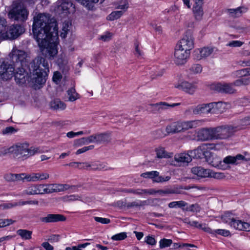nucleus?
Here are the masks:
<instances>
[{"mask_svg":"<svg viewBox=\"0 0 250 250\" xmlns=\"http://www.w3.org/2000/svg\"><path fill=\"white\" fill-rule=\"evenodd\" d=\"M211 104H212V106H213L212 113H221L224 112L225 109V104L223 102H219L217 103H211Z\"/></svg>","mask_w":250,"mask_h":250,"instance_id":"c9c22d12","label":"nucleus"},{"mask_svg":"<svg viewBox=\"0 0 250 250\" xmlns=\"http://www.w3.org/2000/svg\"><path fill=\"white\" fill-rule=\"evenodd\" d=\"M213 233L212 234H218L223 236H228L230 235V233L229 230L223 229H218L215 230H212Z\"/></svg>","mask_w":250,"mask_h":250,"instance_id":"5fc2aeb1","label":"nucleus"},{"mask_svg":"<svg viewBox=\"0 0 250 250\" xmlns=\"http://www.w3.org/2000/svg\"><path fill=\"white\" fill-rule=\"evenodd\" d=\"M38 205L39 204L38 201L37 200H30V201H20L18 202H15L14 205L16 206H22L25 205Z\"/></svg>","mask_w":250,"mask_h":250,"instance_id":"de8ad7c7","label":"nucleus"},{"mask_svg":"<svg viewBox=\"0 0 250 250\" xmlns=\"http://www.w3.org/2000/svg\"><path fill=\"white\" fill-rule=\"evenodd\" d=\"M245 159V157L242 154H237L235 156L229 155L224 158L222 163L227 165H237L240 164L242 161Z\"/></svg>","mask_w":250,"mask_h":250,"instance_id":"412c9836","label":"nucleus"},{"mask_svg":"<svg viewBox=\"0 0 250 250\" xmlns=\"http://www.w3.org/2000/svg\"><path fill=\"white\" fill-rule=\"evenodd\" d=\"M187 204V203L183 201H173L169 203L168 207L170 208H174L177 207L182 208L185 207Z\"/></svg>","mask_w":250,"mask_h":250,"instance_id":"09e8293b","label":"nucleus"},{"mask_svg":"<svg viewBox=\"0 0 250 250\" xmlns=\"http://www.w3.org/2000/svg\"><path fill=\"white\" fill-rule=\"evenodd\" d=\"M166 131L168 134H175L182 132L180 121L174 122L166 126Z\"/></svg>","mask_w":250,"mask_h":250,"instance_id":"b1692460","label":"nucleus"},{"mask_svg":"<svg viewBox=\"0 0 250 250\" xmlns=\"http://www.w3.org/2000/svg\"><path fill=\"white\" fill-rule=\"evenodd\" d=\"M189 70L193 74L200 73L202 71V67L199 64H194L190 67Z\"/></svg>","mask_w":250,"mask_h":250,"instance_id":"603ef678","label":"nucleus"},{"mask_svg":"<svg viewBox=\"0 0 250 250\" xmlns=\"http://www.w3.org/2000/svg\"><path fill=\"white\" fill-rule=\"evenodd\" d=\"M191 172L201 178H213L216 179H222L225 177L224 173L214 172L210 169H205L201 167H194Z\"/></svg>","mask_w":250,"mask_h":250,"instance_id":"0eeeda50","label":"nucleus"},{"mask_svg":"<svg viewBox=\"0 0 250 250\" xmlns=\"http://www.w3.org/2000/svg\"><path fill=\"white\" fill-rule=\"evenodd\" d=\"M60 236L57 234H53L49 236L47 240L51 243L58 242L59 241Z\"/></svg>","mask_w":250,"mask_h":250,"instance_id":"774afa93","label":"nucleus"},{"mask_svg":"<svg viewBox=\"0 0 250 250\" xmlns=\"http://www.w3.org/2000/svg\"><path fill=\"white\" fill-rule=\"evenodd\" d=\"M193 12L195 19L197 21H201L204 15L202 6L201 5H193Z\"/></svg>","mask_w":250,"mask_h":250,"instance_id":"7c9ffc66","label":"nucleus"},{"mask_svg":"<svg viewBox=\"0 0 250 250\" xmlns=\"http://www.w3.org/2000/svg\"><path fill=\"white\" fill-rule=\"evenodd\" d=\"M123 13L124 12L123 11H113L107 17V19L109 21H114L120 18Z\"/></svg>","mask_w":250,"mask_h":250,"instance_id":"c03bdc74","label":"nucleus"},{"mask_svg":"<svg viewBox=\"0 0 250 250\" xmlns=\"http://www.w3.org/2000/svg\"><path fill=\"white\" fill-rule=\"evenodd\" d=\"M110 134L111 133L109 132L97 133L99 144L110 142Z\"/></svg>","mask_w":250,"mask_h":250,"instance_id":"473e14b6","label":"nucleus"},{"mask_svg":"<svg viewBox=\"0 0 250 250\" xmlns=\"http://www.w3.org/2000/svg\"><path fill=\"white\" fill-rule=\"evenodd\" d=\"M29 69L33 83L40 85L45 83L49 72V64L45 58L41 56L35 58L30 63Z\"/></svg>","mask_w":250,"mask_h":250,"instance_id":"f03ea898","label":"nucleus"},{"mask_svg":"<svg viewBox=\"0 0 250 250\" xmlns=\"http://www.w3.org/2000/svg\"><path fill=\"white\" fill-rule=\"evenodd\" d=\"M82 5L84 6L88 10H93L95 9V4L99 0H76Z\"/></svg>","mask_w":250,"mask_h":250,"instance_id":"2f4dec72","label":"nucleus"},{"mask_svg":"<svg viewBox=\"0 0 250 250\" xmlns=\"http://www.w3.org/2000/svg\"><path fill=\"white\" fill-rule=\"evenodd\" d=\"M71 24H69L68 21H65L63 23L62 30V32L61 34V37L62 38H65L68 31L69 30V27Z\"/></svg>","mask_w":250,"mask_h":250,"instance_id":"8fccbe9b","label":"nucleus"},{"mask_svg":"<svg viewBox=\"0 0 250 250\" xmlns=\"http://www.w3.org/2000/svg\"><path fill=\"white\" fill-rule=\"evenodd\" d=\"M17 131V129L12 126L7 127L2 130V133L3 135H10L15 133Z\"/></svg>","mask_w":250,"mask_h":250,"instance_id":"13d9d810","label":"nucleus"},{"mask_svg":"<svg viewBox=\"0 0 250 250\" xmlns=\"http://www.w3.org/2000/svg\"><path fill=\"white\" fill-rule=\"evenodd\" d=\"M242 9H244V8L239 7L236 9H228V11L231 17L233 18L239 17L243 12Z\"/></svg>","mask_w":250,"mask_h":250,"instance_id":"79ce46f5","label":"nucleus"},{"mask_svg":"<svg viewBox=\"0 0 250 250\" xmlns=\"http://www.w3.org/2000/svg\"><path fill=\"white\" fill-rule=\"evenodd\" d=\"M94 219L96 222L101 223L103 224H107L110 222V220L108 218L94 217Z\"/></svg>","mask_w":250,"mask_h":250,"instance_id":"0e129e2a","label":"nucleus"},{"mask_svg":"<svg viewBox=\"0 0 250 250\" xmlns=\"http://www.w3.org/2000/svg\"><path fill=\"white\" fill-rule=\"evenodd\" d=\"M199 51L200 54L201 58H206L212 54L213 51V48L205 47L199 49Z\"/></svg>","mask_w":250,"mask_h":250,"instance_id":"58836bf2","label":"nucleus"},{"mask_svg":"<svg viewBox=\"0 0 250 250\" xmlns=\"http://www.w3.org/2000/svg\"><path fill=\"white\" fill-rule=\"evenodd\" d=\"M14 75L15 79L17 83L19 84H22L25 82V72L23 67H20L19 68H15V70L11 74L9 75Z\"/></svg>","mask_w":250,"mask_h":250,"instance_id":"5701e85b","label":"nucleus"},{"mask_svg":"<svg viewBox=\"0 0 250 250\" xmlns=\"http://www.w3.org/2000/svg\"><path fill=\"white\" fill-rule=\"evenodd\" d=\"M28 14L23 2L17 0L13 2V7L9 11L8 16L14 20L23 22L27 20Z\"/></svg>","mask_w":250,"mask_h":250,"instance_id":"20e7f679","label":"nucleus"},{"mask_svg":"<svg viewBox=\"0 0 250 250\" xmlns=\"http://www.w3.org/2000/svg\"><path fill=\"white\" fill-rule=\"evenodd\" d=\"M145 242L148 245L152 246L155 245L156 243V241L154 237L151 236H147L145 237Z\"/></svg>","mask_w":250,"mask_h":250,"instance_id":"338daca9","label":"nucleus"},{"mask_svg":"<svg viewBox=\"0 0 250 250\" xmlns=\"http://www.w3.org/2000/svg\"><path fill=\"white\" fill-rule=\"evenodd\" d=\"M180 121L181 131L184 132L189 129L196 128L203 125L204 121L197 120L192 121Z\"/></svg>","mask_w":250,"mask_h":250,"instance_id":"4468645a","label":"nucleus"},{"mask_svg":"<svg viewBox=\"0 0 250 250\" xmlns=\"http://www.w3.org/2000/svg\"><path fill=\"white\" fill-rule=\"evenodd\" d=\"M146 201H141V200H137L135 201L132 202H129L126 204V207L127 208H131L134 207H142L146 205Z\"/></svg>","mask_w":250,"mask_h":250,"instance_id":"37998d69","label":"nucleus"},{"mask_svg":"<svg viewBox=\"0 0 250 250\" xmlns=\"http://www.w3.org/2000/svg\"><path fill=\"white\" fill-rule=\"evenodd\" d=\"M67 94L69 101L74 102L80 98L79 94L76 92L74 87L69 89L67 91Z\"/></svg>","mask_w":250,"mask_h":250,"instance_id":"4c0bfd02","label":"nucleus"},{"mask_svg":"<svg viewBox=\"0 0 250 250\" xmlns=\"http://www.w3.org/2000/svg\"><path fill=\"white\" fill-rule=\"evenodd\" d=\"M50 106L51 108L54 110H63L66 107L65 103L58 99L51 101L50 103Z\"/></svg>","mask_w":250,"mask_h":250,"instance_id":"c756f323","label":"nucleus"},{"mask_svg":"<svg viewBox=\"0 0 250 250\" xmlns=\"http://www.w3.org/2000/svg\"><path fill=\"white\" fill-rule=\"evenodd\" d=\"M222 220L225 223L229 224L231 227L234 228L235 225L233 224L234 222L237 221L238 219L234 218V215L230 212H225L222 216Z\"/></svg>","mask_w":250,"mask_h":250,"instance_id":"bb28decb","label":"nucleus"},{"mask_svg":"<svg viewBox=\"0 0 250 250\" xmlns=\"http://www.w3.org/2000/svg\"><path fill=\"white\" fill-rule=\"evenodd\" d=\"M206 161L212 166L217 167L222 166V162L216 156H214L210 152V154L206 159Z\"/></svg>","mask_w":250,"mask_h":250,"instance_id":"cd10ccee","label":"nucleus"},{"mask_svg":"<svg viewBox=\"0 0 250 250\" xmlns=\"http://www.w3.org/2000/svg\"><path fill=\"white\" fill-rule=\"evenodd\" d=\"M87 144L85 137L76 139L74 141V145L77 146H81Z\"/></svg>","mask_w":250,"mask_h":250,"instance_id":"680f3d73","label":"nucleus"},{"mask_svg":"<svg viewBox=\"0 0 250 250\" xmlns=\"http://www.w3.org/2000/svg\"><path fill=\"white\" fill-rule=\"evenodd\" d=\"M190 52L186 49L179 47L176 46L173 61L177 65H182L185 64L189 57Z\"/></svg>","mask_w":250,"mask_h":250,"instance_id":"9d476101","label":"nucleus"},{"mask_svg":"<svg viewBox=\"0 0 250 250\" xmlns=\"http://www.w3.org/2000/svg\"><path fill=\"white\" fill-rule=\"evenodd\" d=\"M197 138L203 141L214 139L213 127L200 129L197 132Z\"/></svg>","mask_w":250,"mask_h":250,"instance_id":"ddd939ff","label":"nucleus"},{"mask_svg":"<svg viewBox=\"0 0 250 250\" xmlns=\"http://www.w3.org/2000/svg\"><path fill=\"white\" fill-rule=\"evenodd\" d=\"M191 157L197 159H206L210 154V152L206 150L204 146H199L193 150L189 151Z\"/></svg>","mask_w":250,"mask_h":250,"instance_id":"dca6fc26","label":"nucleus"},{"mask_svg":"<svg viewBox=\"0 0 250 250\" xmlns=\"http://www.w3.org/2000/svg\"><path fill=\"white\" fill-rule=\"evenodd\" d=\"M180 104V103L168 104L166 102H160L154 104H151L148 105L147 110L151 113L157 114L161 113L164 110L167 109L169 107H174Z\"/></svg>","mask_w":250,"mask_h":250,"instance_id":"f8f14e48","label":"nucleus"},{"mask_svg":"<svg viewBox=\"0 0 250 250\" xmlns=\"http://www.w3.org/2000/svg\"><path fill=\"white\" fill-rule=\"evenodd\" d=\"M234 229L239 230H243L246 231H250V224L238 220L237 222L233 224Z\"/></svg>","mask_w":250,"mask_h":250,"instance_id":"c85d7f7f","label":"nucleus"},{"mask_svg":"<svg viewBox=\"0 0 250 250\" xmlns=\"http://www.w3.org/2000/svg\"><path fill=\"white\" fill-rule=\"evenodd\" d=\"M213 129L214 139L226 140L233 135L237 130V127L226 125L213 127Z\"/></svg>","mask_w":250,"mask_h":250,"instance_id":"423d86ee","label":"nucleus"},{"mask_svg":"<svg viewBox=\"0 0 250 250\" xmlns=\"http://www.w3.org/2000/svg\"><path fill=\"white\" fill-rule=\"evenodd\" d=\"M24 32L23 28L19 24H13L10 26L5 25V29L2 33L4 39L14 40L17 38Z\"/></svg>","mask_w":250,"mask_h":250,"instance_id":"1a4fd4ad","label":"nucleus"},{"mask_svg":"<svg viewBox=\"0 0 250 250\" xmlns=\"http://www.w3.org/2000/svg\"><path fill=\"white\" fill-rule=\"evenodd\" d=\"M60 7L62 12L65 14L73 13L75 11V7L73 3L69 0L62 2Z\"/></svg>","mask_w":250,"mask_h":250,"instance_id":"393cba45","label":"nucleus"},{"mask_svg":"<svg viewBox=\"0 0 250 250\" xmlns=\"http://www.w3.org/2000/svg\"><path fill=\"white\" fill-rule=\"evenodd\" d=\"M65 220L66 218L63 215L59 214H48L46 216L40 218L42 222L46 223L64 221Z\"/></svg>","mask_w":250,"mask_h":250,"instance_id":"f3484780","label":"nucleus"},{"mask_svg":"<svg viewBox=\"0 0 250 250\" xmlns=\"http://www.w3.org/2000/svg\"><path fill=\"white\" fill-rule=\"evenodd\" d=\"M192 227L198 228L204 230L205 231L208 233H213L211 231V229L206 226V224H202L196 221H193L192 222Z\"/></svg>","mask_w":250,"mask_h":250,"instance_id":"ea45409f","label":"nucleus"},{"mask_svg":"<svg viewBox=\"0 0 250 250\" xmlns=\"http://www.w3.org/2000/svg\"><path fill=\"white\" fill-rule=\"evenodd\" d=\"M51 185L50 188L54 190L53 192L63 191V184H53Z\"/></svg>","mask_w":250,"mask_h":250,"instance_id":"e2e57ef3","label":"nucleus"},{"mask_svg":"<svg viewBox=\"0 0 250 250\" xmlns=\"http://www.w3.org/2000/svg\"><path fill=\"white\" fill-rule=\"evenodd\" d=\"M215 90L223 93L233 94L236 90L233 87L232 83H217L213 86Z\"/></svg>","mask_w":250,"mask_h":250,"instance_id":"2eb2a0df","label":"nucleus"},{"mask_svg":"<svg viewBox=\"0 0 250 250\" xmlns=\"http://www.w3.org/2000/svg\"><path fill=\"white\" fill-rule=\"evenodd\" d=\"M38 148H29L27 143L18 144L9 148V152L13 153L18 159H25L38 152Z\"/></svg>","mask_w":250,"mask_h":250,"instance_id":"7ed1b4c3","label":"nucleus"},{"mask_svg":"<svg viewBox=\"0 0 250 250\" xmlns=\"http://www.w3.org/2000/svg\"><path fill=\"white\" fill-rule=\"evenodd\" d=\"M15 222V221L11 219H0V228L9 226Z\"/></svg>","mask_w":250,"mask_h":250,"instance_id":"bf43d9fd","label":"nucleus"},{"mask_svg":"<svg viewBox=\"0 0 250 250\" xmlns=\"http://www.w3.org/2000/svg\"><path fill=\"white\" fill-rule=\"evenodd\" d=\"M18 235H20L22 239L29 240L31 238L32 232L27 229H20L17 231Z\"/></svg>","mask_w":250,"mask_h":250,"instance_id":"e433bc0d","label":"nucleus"},{"mask_svg":"<svg viewBox=\"0 0 250 250\" xmlns=\"http://www.w3.org/2000/svg\"><path fill=\"white\" fill-rule=\"evenodd\" d=\"M155 151L157 157L159 158H166L170 157L168 153L165 150V148L162 147H159L156 148Z\"/></svg>","mask_w":250,"mask_h":250,"instance_id":"a19ab883","label":"nucleus"},{"mask_svg":"<svg viewBox=\"0 0 250 250\" xmlns=\"http://www.w3.org/2000/svg\"><path fill=\"white\" fill-rule=\"evenodd\" d=\"M123 192L129 193H133L135 195H142L143 194H146V192H149L147 191V189H134V188H128V189H124L122 190Z\"/></svg>","mask_w":250,"mask_h":250,"instance_id":"f704fd0d","label":"nucleus"},{"mask_svg":"<svg viewBox=\"0 0 250 250\" xmlns=\"http://www.w3.org/2000/svg\"><path fill=\"white\" fill-rule=\"evenodd\" d=\"M170 179V177L169 176H159V173L157 176H155L154 179V182L156 183H162L164 182H167Z\"/></svg>","mask_w":250,"mask_h":250,"instance_id":"6e6d98bb","label":"nucleus"},{"mask_svg":"<svg viewBox=\"0 0 250 250\" xmlns=\"http://www.w3.org/2000/svg\"><path fill=\"white\" fill-rule=\"evenodd\" d=\"M176 45L190 52L194 47V38L191 31L190 30L186 31L183 38Z\"/></svg>","mask_w":250,"mask_h":250,"instance_id":"9b49d317","label":"nucleus"},{"mask_svg":"<svg viewBox=\"0 0 250 250\" xmlns=\"http://www.w3.org/2000/svg\"><path fill=\"white\" fill-rule=\"evenodd\" d=\"M172 244V241L171 239L163 238L159 241L160 248L161 249L169 247Z\"/></svg>","mask_w":250,"mask_h":250,"instance_id":"3c124183","label":"nucleus"},{"mask_svg":"<svg viewBox=\"0 0 250 250\" xmlns=\"http://www.w3.org/2000/svg\"><path fill=\"white\" fill-rule=\"evenodd\" d=\"M36 181L47 180L49 178V173L46 172L35 173Z\"/></svg>","mask_w":250,"mask_h":250,"instance_id":"a18cd8bd","label":"nucleus"},{"mask_svg":"<svg viewBox=\"0 0 250 250\" xmlns=\"http://www.w3.org/2000/svg\"><path fill=\"white\" fill-rule=\"evenodd\" d=\"M32 31L34 39L43 54L52 60L58 53L57 22L49 14H39L34 17Z\"/></svg>","mask_w":250,"mask_h":250,"instance_id":"f257e3e1","label":"nucleus"},{"mask_svg":"<svg viewBox=\"0 0 250 250\" xmlns=\"http://www.w3.org/2000/svg\"><path fill=\"white\" fill-rule=\"evenodd\" d=\"M211 103L203 104L196 106L193 110L194 114H208L212 113L213 106Z\"/></svg>","mask_w":250,"mask_h":250,"instance_id":"6ab92c4d","label":"nucleus"},{"mask_svg":"<svg viewBox=\"0 0 250 250\" xmlns=\"http://www.w3.org/2000/svg\"><path fill=\"white\" fill-rule=\"evenodd\" d=\"M126 237V232H121L112 236L111 239L114 241H119L124 240Z\"/></svg>","mask_w":250,"mask_h":250,"instance_id":"4d7b16f0","label":"nucleus"},{"mask_svg":"<svg viewBox=\"0 0 250 250\" xmlns=\"http://www.w3.org/2000/svg\"><path fill=\"white\" fill-rule=\"evenodd\" d=\"M85 166L89 167V170H108L111 169V168L108 167L106 164L103 162H93L91 164L85 163Z\"/></svg>","mask_w":250,"mask_h":250,"instance_id":"4be33fe9","label":"nucleus"},{"mask_svg":"<svg viewBox=\"0 0 250 250\" xmlns=\"http://www.w3.org/2000/svg\"><path fill=\"white\" fill-rule=\"evenodd\" d=\"M159 172L157 171H151L143 173L141 174V176L145 178L151 179L154 181L155 177L157 176Z\"/></svg>","mask_w":250,"mask_h":250,"instance_id":"49530a36","label":"nucleus"},{"mask_svg":"<svg viewBox=\"0 0 250 250\" xmlns=\"http://www.w3.org/2000/svg\"><path fill=\"white\" fill-rule=\"evenodd\" d=\"M175 160L177 162L182 163H188L192 160V157L190 153L188 151V153H181L175 155Z\"/></svg>","mask_w":250,"mask_h":250,"instance_id":"a878e982","label":"nucleus"},{"mask_svg":"<svg viewBox=\"0 0 250 250\" xmlns=\"http://www.w3.org/2000/svg\"><path fill=\"white\" fill-rule=\"evenodd\" d=\"M94 146L93 145H90L87 146H84L82 148L79 149L76 152V154L78 155L83 153H84L89 150L93 149Z\"/></svg>","mask_w":250,"mask_h":250,"instance_id":"052dcab7","label":"nucleus"},{"mask_svg":"<svg viewBox=\"0 0 250 250\" xmlns=\"http://www.w3.org/2000/svg\"><path fill=\"white\" fill-rule=\"evenodd\" d=\"M129 7V4L127 0H124L121 1L118 4V6L116 7V9H122L123 12L127 10Z\"/></svg>","mask_w":250,"mask_h":250,"instance_id":"864d4df0","label":"nucleus"},{"mask_svg":"<svg viewBox=\"0 0 250 250\" xmlns=\"http://www.w3.org/2000/svg\"><path fill=\"white\" fill-rule=\"evenodd\" d=\"M35 173H32L30 174L24 173V179L27 182H36L35 177Z\"/></svg>","mask_w":250,"mask_h":250,"instance_id":"69168bd1","label":"nucleus"},{"mask_svg":"<svg viewBox=\"0 0 250 250\" xmlns=\"http://www.w3.org/2000/svg\"><path fill=\"white\" fill-rule=\"evenodd\" d=\"M9 57L15 68H19L26 65L28 54L24 51L18 49L16 47H14L9 54Z\"/></svg>","mask_w":250,"mask_h":250,"instance_id":"39448f33","label":"nucleus"},{"mask_svg":"<svg viewBox=\"0 0 250 250\" xmlns=\"http://www.w3.org/2000/svg\"><path fill=\"white\" fill-rule=\"evenodd\" d=\"M15 70V68L12 64H9L8 62L3 60H0V75L4 76L10 73L12 74Z\"/></svg>","mask_w":250,"mask_h":250,"instance_id":"aec40b11","label":"nucleus"},{"mask_svg":"<svg viewBox=\"0 0 250 250\" xmlns=\"http://www.w3.org/2000/svg\"><path fill=\"white\" fill-rule=\"evenodd\" d=\"M51 185L39 184L34 185L27 188L23 190V194L31 195L36 194H43L45 193H51L54 191L50 187Z\"/></svg>","mask_w":250,"mask_h":250,"instance_id":"6e6552de","label":"nucleus"},{"mask_svg":"<svg viewBox=\"0 0 250 250\" xmlns=\"http://www.w3.org/2000/svg\"><path fill=\"white\" fill-rule=\"evenodd\" d=\"M147 191L149 192H146V194L153 195L156 193H158L159 195L161 196H163L165 194H170V193H174L175 192L173 190L167 189V190H155L153 188L147 189Z\"/></svg>","mask_w":250,"mask_h":250,"instance_id":"72a5a7b5","label":"nucleus"},{"mask_svg":"<svg viewBox=\"0 0 250 250\" xmlns=\"http://www.w3.org/2000/svg\"><path fill=\"white\" fill-rule=\"evenodd\" d=\"M175 87L190 94H192L197 88L195 83H190L187 81L182 82L176 85Z\"/></svg>","mask_w":250,"mask_h":250,"instance_id":"a211bd4d","label":"nucleus"}]
</instances>
